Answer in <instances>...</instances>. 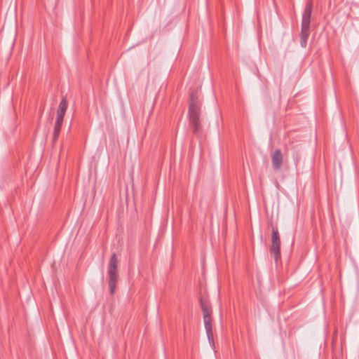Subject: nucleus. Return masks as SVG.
I'll return each instance as SVG.
<instances>
[{"instance_id":"obj_1","label":"nucleus","mask_w":359,"mask_h":359,"mask_svg":"<svg viewBox=\"0 0 359 359\" xmlns=\"http://www.w3.org/2000/svg\"><path fill=\"white\" fill-rule=\"evenodd\" d=\"M201 104L194 93H191L189 105L188 117L192 133L196 137L202 134V124L200 118Z\"/></svg>"},{"instance_id":"obj_2","label":"nucleus","mask_w":359,"mask_h":359,"mask_svg":"<svg viewBox=\"0 0 359 359\" xmlns=\"http://www.w3.org/2000/svg\"><path fill=\"white\" fill-rule=\"evenodd\" d=\"M118 259L116 253H113L110 257L108 265L109 287L111 294H114L118 278Z\"/></svg>"},{"instance_id":"obj_3","label":"nucleus","mask_w":359,"mask_h":359,"mask_svg":"<svg viewBox=\"0 0 359 359\" xmlns=\"http://www.w3.org/2000/svg\"><path fill=\"white\" fill-rule=\"evenodd\" d=\"M280 237L278 229L276 226H273L271 229V246L270 253L273 256L275 262H278L280 258Z\"/></svg>"},{"instance_id":"obj_4","label":"nucleus","mask_w":359,"mask_h":359,"mask_svg":"<svg viewBox=\"0 0 359 359\" xmlns=\"http://www.w3.org/2000/svg\"><path fill=\"white\" fill-rule=\"evenodd\" d=\"M312 8V2H307L302 14V26H310Z\"/></svg>"},{"instance_id":"obj_5","label":"nucleus","mask_w":359,"mask_h":359,"mask_svg":"<svg viewBox=\"0 0 359 359\" xmlns=\"http://www.w3.org/2000/svg\"><path fill=\"white\" fill-rule=\"evenodd\" d=\"M273 168L276 170L280 169L283 163V154L280 149H278L271 154Z\"/></svg>"},{"instance_id":"obj_6","label":"nucleus","mask_w":359,"mask_h":359,"mask_svg":"<svg viewBox=\"0 0 359 359\" xmlns=\"http://www.w3.org/2000/svg\"><path fill=\"white\" fill-rule=\"evenodd\" d=\"M204 325L207 334V337L208 341L210 344H214V338H213V332H212V327L211 322V316H207L205 315V318H203Z\"/></svg>"},{"instance_id":"obj_7","label":"nucleus","mask_w":359,"mask_h":359,"mask_svg":"<svg viewBox=\"0 0 359 359\" xmlns=\"http://www.w3.org/2000/svg\"><path fill=\"white\" fill-rule=\"evenodd\" d=\"M67 101L65 97H63L60 102L57 111V121L63 122L64 116L67 109Z\"/></svg>"},{"instance_id":"obj_8","label":"nucleus","mask_w":359,"mask_h":359,"mask_svg":"<svg viewBox=\"0 0 359 359\" xmlns=\"http://www.w3.org/2000/svg\"><path fill=\"white\" fill-rule=\"evenodd\" d=\"M310 35V26H302L300 34L301 46L305 48L307 45V40Z\"/></svg>"},{"instance_id":"obj_9","label":"nucleus","mask_w":359,"mask_h":359,"mask_svg":"<svg viewBox=\"0 0 359 359\" xmlns=\"http://www.w3.org/2000/svg\"><path fill=\"white\" fill-rule=\"evenodd\" d=\"M200 305L203 311V318H205V315L207 316H211L212 309L210 306L208 300L203 297H200Z\"/></svg>"},{"instance_id":"obj_10","label":"nucleus","mask_w":359,"mask_h":359,"mask_svg":"<svg viewBox=\"0 0 359 359\" xmlns=\"http://www.w3.org/2000/svg\"><path fill=\"white\" fill-rule=\"evenodd\" d=\"M62 125V122L55 121V126H54V130H53V143L55 142L59 137Z\"/></svg>"},{"instance_id":"obj_11","label":"nucleus","mask_w":359,"mask_h":359,"mask_svg":"<svg viewBox=\"0 0 359 359\" xmlns=\"http://www.w3.org/2000/svg\"><path fill=\"white\" fill-rule=\"evenodd\" d=\"M293 158H294V161L297 165L299 162V156L297 152L295 151V153L293 155Z\"/></svg>"}]
</instances>
